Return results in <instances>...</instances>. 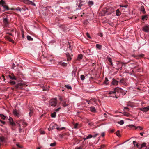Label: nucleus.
Returning a JSON list of instances; mask_svg holds the SVG:
<instances>
[{
  "instance_id": "obj_64",
  "label": "nucleus",
  "mask_w": 149,
  "mask_h": 149,
  "mask_svg": "<svg viewBox=\"0 0 149 149\" xmlns=\"http://www.w3.org/2000/svg\"><path fill=\"white\" fill-rule=\"evenodd\" d=\"M0 121L1 122V123H2V124H4L5 123V122L4 121H2V120H0Z\"/></svg>"
},
{
  "instance_id": "obj_11",
  "label": "nucleus",
  "mask_w": 149,
  "mask_h": 149,
  "mask_svg": "<svg viewBox=\"0 0 149 149\" xmlns=\"http://www.w3.org/2000/svg\"><path fill=\"white\" fill-rule=\"evenodd\" d=\"M9 77L10 79H12L15 80H16V78L13 75V74H11V75H9Z\"/></svg>"
},
{
  "instance_id": "obj_28",
  "label": "nucleus",
  "mask_w": 149,
  "mask_h": 149,
  "mask_svg": "<svg viewBox=\"0 0 149 149\" xmlns=\"http://www.w3.org/2000/svg\"><path fill=\"white\" fill-rule=\"evenodd\" d=\"M86 101H87V102H88V104H90V103H91L92 101H95V100H94V99H91L90 100H89V101H88L87 100H86Z\"/></svg>"
},
{
  "instance_id": "obj_41",
  "label": "nucleus",
  "mask_w": 149,
  "mask_h": 149,
  "mask_svg": "<svg viewBox=\"0 0 149 149\" xmlns=\"http://www.w3.org/2000/svg\"><path fill=\"white\" fill-rule=\"evenodd\" d=\"M56 145V142H54L53 143H51L50 144V146H54Z\"/></svg>"
},
{
  "instance_id": "obj_19",
  "label": "nucleus",
  "mask_w": 149,
  "mask_h": 149,
  "mask_svg": "<svg viewBox=\"0 0 149 149\" xmlns=\"http://www.w3.org/2000/svg\"><path fill=\"white\" fill-rule=\"evenodd\" d=\"M55 125L53 124H51L50 126V130H51L55 129L54 127H55Z\"/></svg>"
},
{
  "instance_id": "obj_24",
  "label": "nucleus",
  "mask_w": 149,
  "mask_h": 149,
  "mask_svg": "<svg viewBox=\"0 0 149 149\" xmlns=\"http://www.w3.org/2000/svg\"><path fill=\"white\" fill-rule=\"evenodd\" d=\"M108 79L107 78H105V80L104 81V84L106 85H108L109 84V83L108 82Z\"/></svg>"
},
{
  "instance_id": "obj_8",
  "label": "nucleus",
  "mask_w": 149,
  "mask_h": 149,
  "mask_svg": "<svg viewBox=\"0 0 149 149\" xmlns=\"http://www.w3.org/2000/svg\"><path fill=\"white\" fill-rule=\"evenodd\" d=\"M10 123V124L12 126H14L15 125V123L13 122V119L11 117H10L9 119H8Z\"/></svg>"
},
{
  "instance_id": "obj_51",
  "label": "nucleus",
  "mask_w": 149,
  "mask_h": 149,
  "mask_svg": "<svg viewBox=\"0 0 149 149\" xmlns=\"http://www.w3.org/2000/svg\"><path fill=\"white\" fill-rule=\"evenodd\" d=\"M78 123H76L74 125V128L76 129V128H77V126H78Z\"/></svg>"
},
{
  "instance_id": "obj_54",
  "label": "nucleus",
  "mask_w": 149,
  "mask_h": 149,
  "mask_svg": "<svg viewBox=\"0 0 149 149\" xmlns=\"http://www.w3.org/2000/svg\"><path fill=\"white\" fill-rule=\"evenodd\" d=\"M16 146H17L19 148H23V146H21L20 145H19V144H16Z\"/></svg>"
},
{
  "instance_id": "obj_34",
  "label": "nucleus",
  "mask_w": 149,
  "mask_h": 149,
  "mask_svg": "<svg viewBox=\"0 0 149 149\" xmlns=\"http://www.w3.org/2000/svg\"><path fill=\"white\" fill-rule=\"evenodd\" d=\"M123 114L125 116L127 117L129 116L130 115L129 113L125 112H124L123 113Z\"/></svg>"
},
{
  "instance_id": "obj_18",
  "label": "nucleus",
  "mask_w": 149,
  "mask_h": 149,
  "mask_svg": "<svg viewBox=\"0 0 149 149\" xmlns=\"http://www.w3.org/2000/svg\"><path fill=\"white\" fill-rule=\"evenodd\" d=\"M3 22L6 25H7L8 24V19L7 18H5L3 19Z\"/></svg>"
},
{
  "instance_id": "obj_10",
  "label": "nucleus",
  "mask_w": 149,
  "mask_h": 149,
  "mask_svg": "<svg viewBox=\"0 0 149 149\" xmlns=\"http://www.w3.org/2000/svg\"><path fill=\"white\" fill-rule=\"evenodd\" d=\"M83 55L82 54H79L78 55V57L77 58V60L80 61L83 58Z\"/></svg>"
},
{
  "instance_id": "obj_17",
  "label": "nucleus",
  "mask_w": 149,
  "mask_h": 149,
  "mask_svg": "<svg viewBox=\"0 0 149 149\" xmlns=\"http://www.w3.org/2000/svg\"><path fill=\"white\" fill-rule=\"evenodd\" d=\"M42 57L43 58H47V54L46 52H42Z\"/></svg>"
},
{
  "instance_id": "obj_47",
  "label": "nucleus",
  "mask_w": 149,
  "mask_h": 149,
  "mask_svg": "<svg viewBox=\"0 0 149 149\" xmlns=\"http://www.w3.org/2000/svg\"><path fill=\"white\" fill-rule=\"evenodd\" d=\"M33 113V111L32 110H30V112L29 113V114L30 116H31L32 114Z\"/></svg>"
},
{
  "instance_id": "obj_45",
  "label": "nucleus",
  "mask_w": 149,
  "mask_h": 149,
  "mask_svg": "<svg viewBox=\"0 0 149 149\" xmlns=\"http://www.w3.org/2000/svg\"><path fill=\"white\" fill-rule=\"evenodd\" d=\"M85 76L84 75H81V79L82 80H83L85 79Z\"/></svg>"
},
{
  "instance_id": "obj_33",
  "label": "nucleus",
  "mask_w": 149,
  "mask_h": 149,
  "mask_svg": "<svg viewBox=\"0 0 149 149\" xmlns=\"http://www.w3.org/2000/svg\"><path fill=\"white\" fill-rule=\"evenodd\" d=\"M141 9L143 13L145 14L146 13V11L144 7L143 6H141Z\"/></svg>"
},
{
  "instance_id": "obj_48",
  "label": "nucleus",
  "mask_w": 149,
  "mask_h": 149,
  "mask_svg": "<svg viewBox=\"0 0 149 149\" xmlns=\"http://www.w3.org/2000/svg\"><path fill=\"white\" fill-rule=\"evenodd\" d=\"M120 82L124 84L125 83V81L124 79H122L120 80Z\"/></svg>"
},
{
  "instance_id": "obj_42",
  "label": "nucleus",
  "mask_w": 149,
  "mask_h": 149,
  "mask_svg": "<svg viewBox=\"0 0 149 149\" xmlns=\"http://www.w3.org/2000/svg\"><path fill=\"white\" fill-rule=\"evenodd\" d=\"M88 4L89 5H92L93 4V2L92 1H89L88 3Z\"/></svg>"
},
{
  "instance_id": "obj_44",
  "label": "nucleus",
  "mask_w": 149,
  "mask_h": 149,
  "mask_svg": "<svg viewBox=\"0 0 149 149\" xmlns=\"http://www.w3.org/2000/svg\"><path fill=\"white\" fill-rule=\"evenodd\" d=\"M9 82L12 85H14L15 84V82L14 81L10 80L9 81Z\"/></svg>"
},
{
  "instance_id": "obj_43",
  "label": "nucleus",
  "mask_w": 149,
  "mask_h": 149,
  "mask_svg": "<svg viewBox=\"0 0 149 149\" xmlns=\"http://www.w3.org/2000/svg\"><path fill=\"white\" fill-rule=\"evenodd\" d=\"M93 137V135L91 134L88 135L86 137V139H88Z\"/></svg>"
},
{
  "instance_id": "obj_53",
  "label": "nucleus",
  "mask_w": 149,
  "mask_h": 149,
  "mask_svg": "<svg viewBox=\"0 0 149 149\" xmlns=\"http://www.w3.org/2000/svg\"><path fill=\"white\" fill-rule=\"evenodd\" d=\"M98 135H99V134L97 133L95 134V135H93V137L94 138H95V137H96Z\"/></svg>"
},
{
  "instance_id": "obj_40",
  "label": "nucleus",
  "mask_w": 149,
  "mask_h": 149,
  "mask_svg": "<svg viewBox=\"0 0 149 149\" xmlns=\"http://www.w3.org/2000/svg\"><path fill=\"white\" fill-rule=\"evenodd\" d=\"M118 123L120 124V125H122L124 123V122L123 120H121L120 121L118 122Z\"/></svg>"
},
{
  "instance_id": "obj_9",
  "label": "nucleus",
  "mask_w": 149,
  "mask_h": 149,
  "mask_svg": "<svg viewBox=\"0 0 149 149\" xmlns=\"http://www.w3.org/2000/svg\"><path fill=\"white\" fill-rule=\"evenodd\" d=\"M118 81L114 79H113V81L112 82V84L113 85H118Z\"/></svg>"
},
{
  "instance_id": "obj_39",
  "label": "nucleus",
  "mask_w": 149,
  "mask_h": 149,
  "mask_svg": "<svg viewBox=\"0 0 149 149\" xmlns=\"http://www.w3.org/2000/svg\"><path fill=\"white\" fill-rule=\"evenodd\" d=\"M105 147V145L103 144L100 146V148H99L98 149H103Z\"/></svg>"
},
{
  "instance_id": "obj_30",
  "label": "nucleus",
  "mask_w": 149,
  "mask_h": 149,
  "mask_svg": "<svg viewBox=\"0 0 149 149\" xmlns=\"http://www.w3.org/2000/svg\"><path fill=\"white\" fill-rule=\"evenodd\" d=\"M65 87H66L68 89H72V87L69 85H65Z\"/></svg>"
},
{
  "instance_id": "obj_31",
  "label": "nucleus",
  "mask_w": 149,
  "mask_h": 149,
  "mask_svg": "<svg viewBox=\"0 0 149 149\" xmlns=\"http://www.w3.org/2000/svg\"><path fill=\"white\" fill-rule=\"evenodd\" d=\"M27 39L31 41V40H33V39L29 36V35L27 36Z\"/></svg>"
},
{
  "instance_id": "obj_56",
  "label": "nucleus",
  "mask_w": 149,
  "mask_h": 149,
  "mask_svg": "<svg viewBox=\"0 0 149 149\" xmlns=\"http://www.w3.org/2000/svg\"><path fill=\"white\" fill-rule=\"evenodd\" d=\"M139 128L140 130H143V128L141 126H139L137 127L136 128Z\"/></svg>"
},
{
  "instance_id": "obj_27",
  "label": "nucleus",
  "mask_w": 149,
  "mask_h": 149,
  "mask_svg": "<svg viewBox=\"0 0 149 149\" xmlns=\"http://www.w3.org/2000/svg\"><path fill=\"white\" fill-rule=\"evenodd\" d=\"M96 46L97 48H98L100 49L102 48L101 45L99 44H97Z\"/></svg>"
},
{
  "instance_id": "obj_26",
  "label": "nucleus",
  "mask_w": 149,
  "mask_h": 149,
  "mask_svg": "<svg viewBox=\"0 0 149 149\" xmlns=\"http://www.w3.org/2000/svg\"><path fill=\"white\" fill-rule=\"evenodd\" d=\"M15 10H17L19 11L20 12L22 11L23 10L25 11L26 10V9H21L19 7H18L17 8L15 9Z\"/></svg>"
},
{
  "instance_id": "obj_35",
  "label": "nucleus",
  "mask_w": 149,
  "mask_h": 149,
  "mask_svg": "<svg viewBox=\"0 0 149 149\" xmlns=\"http://www.w3.org/2000/svg\"><path fill=\"white\" fill-rule=\"evenodd\" d=\"M148 18L147 15H145L142 16V19L143 20H144L145 19L147 20V18Z\"/></svg>"
},
{
  "instance_id": "obj_59",
  "label": "nucleus",
  "mask_w": 149,
  "mask_h": 149,
  "mask_svg": "<svg viewBox=\"0 0 149 149\" xmlns=\"http://www.w3.org/2000/svg\"><path fill=\"white\" fill-rule=\"evenodd\" d=\"M87 53H88L89 55H91L93 54V52H88L87 51Z\"/></svg>"
},
{
  "instance_id": "obj_52",
  "label": "nucleus",
  "mask_w": 149,
  "mask_h": 149,
  "mask_svg": "<svg viewBox=\"0 0 149 149\" xmlns=\"http://www.w3.org/2000/svg\"><path fill=\"white\" fill-rule=\"evenodd\" d=\"M86 36L89 38H91L88 33H86Z\"/></svg>"
},
{
  "instance_id": "obj_38",
  "label": "nucleus",
  "mask_w": 149,
  "mask_h": 149,
  "mask_svg": "<svg viewBox=\"0 0 149 149\" xmlns=\"http://www.w3.org/2000/svg\"><path fill=\"white\" fill-rule=\"evenodd\" d=\"M146 146V144L145 143H142L141 145L140 148H141L142 147H144Z\"/></svg>"
},
{
  "instance_id": "obj_5",
  "label": "nucleus",
  "mask_w": 149,
  "mask_h": 149,
  "mask_svg": "<svg viewBox=\"0 0 149 149\" xmlns=\"http://www.w3.org/2000/svg\"><path fill=\"white\" fill-rule=\"evenodd\" d=\"M140 110L142 111L143 112H146L149 110V106L143 108H140Z\"/></svg>"
},
{
  "instance_id": "obj_46",
  "label": "nucleus",
  "mask_w": 149,
  "mask_h": 149,
  "mask_svg": "<svg viewBox=\"0 0 149 149\" xmlns=\"http://www.w3.org/2000/svg\"><path fill=\"white\" fill-rule=\"evenodd\" d=\"M40 132L41 134H44L45 133V132L41 130H40Z\"/></svg>"
},
{
  "instance_id": "obj_23",
  "label": "nucleus",
  "mask_w": 149,
  "mask_h": 149,
  "mask_svg": "<svg viewBox=\"0 0 149 149\" xmlns=\"http://www.w3.org/2000/svg\"><path fill=\"white\" fill-rule=\"evenodd\" d=\"M20 123H22L23 125H25V126H26L27 125V123L23 120L21 121Z\"/></svg>"
},
{
  "instance_id": "obj_29",
  "label": "nucleus",
  "mask_w": 149,
  "mask_h": 149,
  "mask_svg": "<svg viewBox=\"0 0 149 149\" xmlns=\"http://www.w3.org/2000/svg\"><path fill=\"white\" fill-rule=\"evenodd\" d=\"M116 135L119 137H120L121 136V135L120 133V131L118 130L116 132Z\"/></svg>"
},
{
  "instance_id": "obj_49",
  "label": "nucleus",
  "mask_w": 149,
  "mask_h": 149,
  "mask_svg": "<svg viewBox=\"0 0 149 149\" xmlns=\"http://www.w3.org/2000/svg\"><path fill=\"white\" fill-rule=\"evenodd\" d=\"M63 98L61 97V96H59V99L60 100L61 102H62L64 100H63Z\"/></svg>"
},
{
  "instance_id": "obj_2",
  "label": "nucleus",
  "mask_w": 149,
  "mask_h": 149,
  "mask_svg": "<svg viewBox=\"0 0 149 149\" xmlns=\"http://www.w3.org/2000/svg\"><path fill=\"white\" fill-rule=\"evenodd\" d=\"M49 104L52 106H55L57 104V98L51 99L49 101Z\"/></svg>"
},
{
  "instance_id": "obj_6",
  "label": "nucleus",
  "mask_w": 149,
  "mask_h": 149,
  "mask_svg": "<svg viewBox=\"0 0 149 149\" xmlns=\"http://www.w3.org/2000/svg\"><path fill=\"white\" fill-rule=\"evenodd\" d=\"M65 54L67 58V61H70L72 59L71 56H72V55H70L68 52H67Z\"/></svg>"
},
{
  "instance_id": "obj_63",
  "label": "nucleus",
  "mask_w": 149,
  "mask_h": 149,
  "mask_svg": "<svg viewBox=\"0 0 149 149\" xmlns=\"http://www.w3.org/2000/svg\"><path fill=\"white\" fill-rule=\"evenodd\" d=\"M82 148V147L80 146L79 147H76L75 148V149H81Z\"/></svg>"
},
{
  "instance_id": "obj_12",
  "label": "nucleus",
  "mask_w": 149,
  "mask_h": 149,
  "mask_svg": "<svg viewBox=\"0 0 149 149\" xmlns=\"http://www.w3.org/2000/svg\"><path fill=\"white\" fill-rule=\"evenodd\" d=\"M6 38L7 40L9 41L10 42H11L12 43H14V41L12 39H11L10 38V37H9V36H6Z\"/></svg>"
},
{
  "instance_id": "obj_13",
  "label": "nucleus",
  "mask_w": 149,
  "mask_h": 149,
  "mask_svg": "<svg viewBox=\"0 0 149 149\" xmlns=\"http://www.w3.org/2000/svg\"><path fill=\"white\" fill-rule=\"evenodd\" d=\"M13 114L14 116H19V113L15 109L13 111Z\"/></svg>"
},
{
  "instance_id": "obj_58",
  "label": "nucleus",
  "mask_w": 149,
  "mask_h": 149,
  "mask_svg": "<svg viewBox=\"0 0 149 149\" xmlns=\"http://www.w3.org/2000/svg\"><path fill=\"white\" fill-rule=\"evenodd\" d=\"M31 3H30L29 4H31L35 6V4L33 2L30 1Z\"/></svg>"
},
{
  "instance_id": "obj_14",
  "label": "nucleus",
  "mask_w": 149,
  "mask_h": 149,
  "mask_svg": "<svg viewBox=\"0 0 149 149\" xmlns=\"http://www.w3.org/2000/svg\"><path fill=\"white\" fill-rule=\"evenodd\" d=\"M90 111L92 112H94L96 111L94 107H90Z\"/></svg>"
},
{
  "instance_id": "obj_25",
  "label": "nucleus",
  "mask_w": 149,
  "mask_h": 149,
  "mask_svg": "<svg viewBox=\"0 0 149 149\" xmlns=\"http://www.w3.org/2000/svg\"><path fill=\"white\" fill-rule=\"evenodd\" d=\"M116 14L117 16H119L120 15V12L118 9H117L116 11Z\"/></svg>"
},
{
  "instance_id": "obj_22",
  "label": "nucleus",
  "mask_w": 149,
  "mask_h": 149,
  "mask_svg": "<svg viewBox=\"0 0 149 149\" xmlns=\"http://www.w3.org/2000/svg\"><path fill=\"white\" fill-rule=\"evenodd\" d=\"M56 112H54L51 114V116L52 118H55L56 117Z\"/></svg>"
},
{
  "instance_id": "obj_36",
  "label": "nucleus",
  "mask_w": 149,
  "mask_h": 149,
  "mask_svg": "<svg viewBox=\"0 0 149 149\" xmlns=\"http://www.w3.org/2000/svg\"><path fill=\"white\" fill-rule=\"evenodd\" d=\"M0 116L1 117V118L3 119L4 120L5 119L6 117L3 114H0Z\"/></svg>"
},
{
  "instance_id": "obj_57",
  "label": "nucleus",
  "mask_w": 149,
  "mask_h": 149,
  "mask_svg": "<svg viewBox=\"0 0 149 149\" xmlns=\"http://www.w3.org/2000/svg\"><path fill=\"white\" fill-rule=\"evenodd\" d=\"M22 131V129L21 128L19 127V133H21Z\"/></svg>"
},
{
  "instance_id": "obj_37",
  "label": "nucleus",
  "mask_w": 149,
  "mask_h": 149,
  "mask_svg": "<svg viewBox=\"0 0 149 149\" xmlns=\"http://www.w3.org/2000/svg\"><path fill=\"white\" fill-rule=\"evenodd\" d=\"M0 141L1 142H3L4 141V138L3 136L0 137Z\"/></svg>"
},
{
  "instance_id": "obj_15",
  "label": "nucleus",
  "mask_w": 149,
  "mask_h": 149,
  "mask_svg": "<svg viewBox=\"0 0 149 149\" xmlns=\"http://www.w3.org/2000/svg\"><path fill=\"white\" fill-rule=\"evenodd\" d=\"M59 64L63 66H66L67 65V63H65L64 62H59Z\"/></svg>"
},
{
  "instance_id": "obj_62",
  "label": "nucleus",
  "mask_w": 149,
  "mask_h": 149,
  "mask_svg": "<svg viewBox=\"0 0 149 149\" xmlns=\"http://www.w3.org/2000/svg\"><path fill=\"white\" fill-rule=\"evenodd\" d=\"M124 109H126L128 111H129V109L127 107H124Z\"/></svg>"
},
{
  "instance_id": "obj_61",
  "label": "nucleus",
  "mask_w": 149,
  "mask_h": 149,
  "mask_svg": "<svg viewBox=\"0 0 149 149\" xmlns=\"http://www.w3.org/2000/svg\"><path fill=\"white\" fill-rule=\"evenodd\" d=\"M43 91H47L48 90L47 88H45L44 87L43 88Z\"/></svg>"
},
{
  "instance_id": "obj_50",
  "label": "nucleus",
  "mask_w": 149,
  "mask_h": 149,
  "mask_svg": "<svg viewBox=\"0 0 149 149\" xmlns=\"http://www.w3.org/2000/svg\"><path fill=\"white\" fill-rule=\"evenodd\" d=\"M140 146L141 145L139 144L138 143H137L136 144V146L139 149H141V148H140Z\"/></svg>"
},
{
  "instance_id": "obj_4",
  "label": "nucleus",
  "mask_w": 149,
  "mask_h": 149,
  "mask_svg": "<svg viewBox=\"0 0 149 149\" xmlns=\"http://www.w3.org/2000/svg\"><path fill=\"white\" fill-rule=\"evenodd\" d=\"M142 30L146 32H149V26L148 25H146L143 26L142 28Z\"/></svg>"
},
{
  "instance_id": "obj_20",
  "label": "nucleus",
  "mask_w": 149,
  "mask_h": 149,
  "mask_svg": "<svg viewBox=\"0 0 149 149\" xmlns=\"http://www.w3.org/2000/svg\"><path fill=\"white\" fill-rule=\"evenodd\" d=\"M2 6H3V7L5 9L4 11L9 10V9L8 8V6H7L5 4H4V5Z\"/></svg>"
},
{
  "instance_id": "obj_32",
  "label": "nucleus",
  "mask_w": 149,
  "mask_h": 149,
  "mask_svg": "<svg viewBox=\"0 0 149 149\" xmlns=\"http://www.w3.org/2000/svg\"><path fill=\"white\" fill-rule=\"evenodd\" d=\"M5 4V2L3 0H1L0 1V4L3 6Z\"/></svg>"
},
{
  "instance_id": "obj_21",
  "label": "nucleus",
  "mask_w": 149,
  "mask_h": 149,
  "mask_svg": "<svg viewBox=\"0 0 149 149\" xmlns=\"http://www.w3.org/2000/svg\"><path fill=\"white\" fill-rule=\"evenodd\" d=\"M23 2L25 3L29 4L30 3H31L30 1L29 0H24Z\"/></svg>"
},
{
  "instance_id": "obj_7",
  "label": "nucleus",
  "mask_w": 149,
  "mask_h": 149,
  "mask_svg": "<svg viewBox=\"0 0 149 149\" xmlns=\"http://www.w3.org/2000/svg\"><path fill=\"white\" fill-rule=\"evenodd\" d=\"M62 104L63 106L64 107L67 106L69 104L68 102L65 99L63 101Z\"/></svg>"
},
{
  "instance_id": "obj_16",
  "label": "nucleus",
  "mask_w": 149,
  "mask_h": 149,
  "mask_svg": "<svg viewBox=\"0 0 149 149\" xmlns=\"http://www.w3.org/2000/svg\"><path fill=\"white\" fill-rule=\"evenodd\" d=\"M107 58L110 63L111 65L113 66L112 59L109 57H107Z\"/></svg>"
},
{
  "instance_id": "obj_55",
  "label": "nucleus",
  "mask_w": 149,
  "mask_h": 149,
  "mask_svg": "<svg viewBox=\"0 0 149 149\" xmlns=\"http://www.w3.org/2000/svg\"><path fill=\"white\" fill-rule=\"evenodd\" d=\"M93 125V123H92V122H90V123H88V125L90 126H92Z\"/></svg>"
},
{
  "instance_id": "obj_3",
  "label": "nucleus",
  "mask_w": 149,
  "mask_h": 149,
  "mask_svg": "<svg viewBox=\"0 0 149 149\" xmlns=\"http://www.w3.org/2000/svg\"><path fill=\"white\" fill-rule=\"evenodd\" d=\"M122 66L123 64L122 63L118 61L116 62V64L115 65L114 68L116 69L119 70L120 69H121Z\"/></svg>"
},
{
  "instance_id": "obj_60",
  "label": "nucleus",
  "mask_w": 149,
  "mask_h": 149,
  "mask_svg": "<svg viewBox=\"0 0 149 149\" xmlns=\"http://www.w3.org/2000/svg\"><path fill=\"white\" fill-rule=\"evenodd\" d=\"M128 127H134V126L133 125H128Z\"/></svg>"
},
{
  "instance_id": "obj_1",
  "label": "nucleus",
  "mask_w": 149,
  "mask_h": 149,
  "mask_svg": "<svg viewBox=\"0 0 149 149\" xmlns=\"http://www.w3.org/2000/svg\"><path fill=\"white\" fill-rule=\"evenodd\" d=\"M120 93L124 95H125L126 93V92L123 90L121 88L117 87L115 88L114 91H109V92L108 94H109L113 95H110V97H115L116 98H117L119 96H117V93Z\"/></svg>"
}]
</instances>
